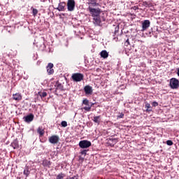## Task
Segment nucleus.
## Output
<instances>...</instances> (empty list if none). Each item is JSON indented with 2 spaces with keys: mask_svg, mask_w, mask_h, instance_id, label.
Masks as SVG:
<instances>
[{
  "mask_svg": "<svg viewBox=\"0 0 179 179\" xmlns=\"http://www.w3.org/2000/svg\"><path fill=\"white\" fill-rule=\"evenodd\" d=\"M42 165L44 167H48V166H50L51 165V162H50V161H48V159H44L42 162Z\"/></svg>",
  "mask_w": 179,
  "mask_h": 179,
  "instance_id": "21",
  "label": "nucleus"
},
{
  "mask_svg": "<svg viewBox=\"0 0 179 179\" xmlns=\"http://www.w3.org/2000/svg\"><path fill=\"white\" fill-rule=\"evenodd\" d=\"M40 41L41 43H37L36 44V47L39 48H42V49H45V38L44 37H41L40 38Z\"/></svg>",
  "mask_w": 179,
  "mask_h": 179,
  "instance_id": "14",
  "label": "nucleus"
},
{
  "mask_svg": "<svg viewBox=\"0 0 179 179\" xmlns=\"http://www.w3.org/2000/svg\"><path fill=\"white\" fill-rule=\"evenodd\" d=\"M24 120V122L27 123L31 122L34 119V115L33 113H30L29 115H27L23 117Z\"/></svg>",
  "mask_w": 179,
  "mask_h": 179,
  "instance_id": "11",
  "label": "nucleus"
},
{
  "mask_svg": "<svg viewBox=\"0 0 179 179\" xmlns=\"http://www.w3.org/2000/svg\"><path fill=\"white\" fill-rule=\"evenodd\" d=\"M48 141L51 144L56 145L59 143L60 137L58 135H52L49 137Z\"/></svg>",
  "mask_w": 179,
  "mask_h": 179,
  "instance_id": "7",
  "label": "nucleus"
},
{
  "mask_svg": "<svg viewBox=\"0 0 179 179\" xmlns=\"http://www.w3.org/2000/svg\"><path fill=\"white\" fill-rule=\"evenodd\" d=\"M67 179H78V176H72V178H67Z\"/></svg>",
  "mask_w": 179,
  "mask_h": 179,
  "instance_id": "35",
  "label": "nucleus"
},
{
  "mask_svg": "<svg viewBox=\"0 0 179 179\" xmlns=\"http://www.w3.org/2000/svg\"><path fill=\"white\" fill-rule=\"evenodd\" d=\"M166 144H167L169 146H171V145L173 144V141H171V140H167Z\"/></svg>",
  "mask_w": 179,
  "mask_h": 179,
  "instance_id": "31",
  "label": "nucleus"
},
{
  "mask_svg": "<svg viewBox=\"0 0 179 179\" xmlns=\"http://www.w3.org/2000/svg\"><path fill=\"white\" fill-rule=\"evenodd\" d=\"M65 177L64 173H59V175H57V176L56 177V179H64Z\"/></svg>",
  "mask_w": 179,
  "mask_h": 179,
  "instance_id": "25",
  "label": "nucleus"
},
{
  "mask_svg": "<svg viewBox=\"0 0 179 179\" xmlns=\"http://www.w3.org/2000/svg\"><path fill=\"white\" fill-rule=\"evenodd\" d=\"M148 8L152 7V3H148Z\"/></svg>",
  "mask_w": 179,
  "mask_h": 179,
  "instance_id": "38",
  "label": "nucleus"
},
{
  "mask_svg": "<svg viewBox=\"0 0 179 179\" xmlns=\"http://www.w3.org/2000/svg\"><path fill=\"white\" fill-rule=\"evenodd\" d=\"M99 55H100L101 57L104 59L108 58V52H107V50H106L101 51Z\"/></svg>",
  "mask_w": 179,
  "mask_h": 179,
  "instance_id": "17",
  "label": "nucleus"
},
{
  "mask_svg": "<svg viewBox=\"0 0 179 179\" xmlns=\"http://www.w3.org/2000/svg\"><path fill=\"white\" fill-rule=\"evenodd\" d=\"M84 92L86 95H92L93 94V88L90 85H85L84 87Z\"/></svg>",
  "mask_w": 179,
  "mask_h": 179,
  "instance_id": "10",
  "label": "nucleus"
},
{
  "mask_svg": "<svg viewBox=\"0 0 179 179\" xmlns=\"http://www.w3.org/2000/svg\"><path fill=\"white\" fill-rule=\"evenodd\" d=\"M31 172L30 171H29V169H24L23 174L26 176V177H29V176L30 175Z\"/></svg>",
  "mask_w": 179,
  "mask_h": 179,
  "instance_id": "26",
  "label": "nucleus"
},
{
  "mask_svg": "<svg viewBox=\"0 0 179 179\" xmlns=\"http://www.w3.org/2000/svg\"><path fill=\"white\" fill-rule=\"evenodd\" d=\"M66 6H67L68 11L73 12L76 8V1L75 0H68Z\"/></svg>",
  "mask_w": 179,
  "mask_h": 179,
  "instance_id": "4",
  "label": "nucleus"
},
{
  "mask_svg": "<svg viewBox=\"0 0 179 179\" xmlns=\"http://www.w3.org/2000/svg\"><path fill=\"white\" fill-rule=\"evenodd\" d=\"M84 160H85V157H82L81 155H80V157H79V162H83Z\"/></svg>",
  "mask_w": 179,
  "mask_h": 179,
  "instance_id": "33",
  "label": "nucleus"
},
{
  "mask_svg": "<svg viewBox=\"0 0 179 179\" xmlns=\"http://www.w3.org/2000/svg\"><path fill=\"white\" fill-rule=\"evenodd\" d=\"M11 146L13 149H19L20 144L17 138L13 140V143H11Z\"/></svg>",
  "mask_w": 179,
  "mask_h": 179,
  "instance_id": "15",
  "label": "nucleus"
},
{
  "mask_svg": "<svg viewBox=\"0 0 179 179\" xmlns=\"http://www.w3.org/2000/svg\"><path fill=\"white\" fill-rule=\"evenodd\" d=\"M103 21H106V19H103Z\"/></svg>",
  "mask_w": 179,
  "mask_h": 179,
  "instance_id": "41",
  "label": "nucleus"
},
{
  "mask_svg": "<svg viewBox=\"0 0 179 179\" xmlns=\"http://www.w3.org/2000/svg\"><path fill=\"white\" fill-rule=\"evenodd\" d=\"M56 90H64V85L62 83H57Z\"/></svg>",
  "mask_w": 179,
  "mask_h": 179,
  "instance_id": "23",
  "label": "nucleus"
},
{
  "mask_svg": "<svg viewBox=\"0 0 179 179\" xmlns=\"http://www.w3.org/2000/svg\"><path fill=\"white\" fill-rule=\"evenodd\" d=\"M38 96H39L41 99L43 98H45L48 96V93L46 92H38L37 94Z\"/></svg>",
  "mask_w": 179,
  "mask_h": 179,
  "instance_id": "20",
  "label": "nucleus"
},
{
  "mask_svg": "<svg viewBox=\"0 0 179 179\" xmlns=\"http://www.w3.org/2000/svg\"><path fill=\"white\" fill-rule=\"evenodd\" d=\"M87 150H83V151H81L80 154L84 155V157H85L87 155Z\"/></svg>",
  "mask_w": 179,
  "mask_h": 179,
  "instance_id": "32",
  "label": "nucleus"
},
{
  "mask_svg": "<svg viewBox=\"0 0 179 179\" xmlns=\"http://www.w3.org/2000/svg\"><path fill=\"white\" fill-rule=\"evenodd\" d=\"M83 104L86 106L83 108V110H85L87 112H90L92 108V105H90V100L87 99H84L83 100Z\"/></svg>",
  "mask_w": 179,
  "mask_h": 179,
  "instance_id": "5",
  "label": "nucleus"
},
{
  "mask_svg": "<svg viewBox=\"0 0 179 179\" xmlns=\"http://www.w3.org/2000/svg\"><path fill=\"white\" fill-rule=\"evenodd\" d=\"M120 118H122L124 117V114H121L120 116Z\"/></svg>",
  "mask_w": 179,
  "mask_h": 179,
  "instance_id": "39",
  "label": "nucleus"
},
{
  "mask_svg": "<svg viewBox=\"0 0 179 179\" xmlns=\"http://www.w3.org/2000/svg\"><path fill=\"white\" fill-rule=\"evenodd\" d=\"M101 118V115L94 116L92 120L94 123H96L97 124H100Z\"/></svg>",
  "mask_w": 179,
  "mask_h": 179,
  "instance_id": "19",
  "label": "nucleus"
},
{
  "mask_svg": "<svg viewBox=\"0 0 179 179\" xmlns=\"http://www.w3.org/2000/svg\"><path fill=\"white\" fill-rule=\"evenodd\" d=\"M37 133L41 137H42L45 134V129L43 128V127H38L37 129Z\"/></svg>",
  "mask_w": 179,
  "mask_h": 179,
  "instance_id": "18",
  "label": "nucleus"
},
{
  "mask_svg": "<svg viewBox=\"0 0 179 179\" xmlns=\"http://www.w3.org/2000/svg\"><path fill=\"white\" fill-rule=\"evenodd\" d=\"M13 99L14 101H17V102L22 101V94L20 93V92H17V93L13 94Z\"/></svg>",
  "mask_w": 179,
  "mask_h": 179,
  "instance_id": "12",
  "label": "nucleus"
},
{
  "mask_svg": "<svg viewBox=\"0 0 179 179\" xmlns=\"http://www.w3.org/2000/svg\"><path fill=\"white\" fill-rule=\"evenodd\" d=\"M178 87H179V84H178Z\"/></svg>",
  "mask_w": 179,
  "mask_h": 179,
  "instance_id": "42",
  "label": "nucleus"
},
{
  "mask_svg": "<svg viewBox=\"0 0 179 179\" xmlns=\"http://www.w3.org/2000/svg\"><path fill=\"white\" fill-rule=\"evenodd\" d=\"M149 27H150V21L149 20H145L142 23L141 31H146Z\"/></svg>",
  "mask_w": 179,
  "mask_h": 179,
  "instance_id": "8",
  "label": "nucleus"
},
{
  "mask_svg": "<svg viewBox=\"0 0 179 179\" xmlns=\"http://www.w3.org/2000/svg\"><path fill=\"white\" fill-rule=\"evenodd\" d=\"M79 146L80 148L87 149L92 146V143L91 141H88V140H82L79 143Z\"/></svg>",
  "mask_w": 179,
  "mask_h": 179,
  "instance_id": "6",
  "label": "nucleus"
},
{
  "mask_svg": "<svg viewBox=\"0 0 179 179\" xmlns=\"http://www.w3.org/2000/svg\"><path fill=\"white\" fill-rule=\"evenodd\" d=\"M143 4L144 6H145L147 8H148V6H149V3H148V1H143Z\"/></svg>",
  "mask_w": 179,
  "mask_h": 179,
  "instance_id": "34",
  "label": "nucleus"
},
{
  "mask_svg": "<svg viewBox=\"0 0 179 179\" xmlns=\"http://www.w3.org/2000/svg\"><path fill=\"white\" fill-rule=\"evenodd\" d=\"M94 105V103H90V106H92V107H93Z\"/></svg>",
  "mask_w": 179,
  "mask_h": 179,
  "instance_id": "40",
  "label": "nucleus"
},
{
  "mask_svg": "<svg viewBox=\"0 0 179 179\" xmlns=\"http://www.w3.org/2000/svg\"><path fill=\"white\" fill-rule=\"evenodd\" d=\"M145 108H146V112H152V106H150V103L145 102Z\"/></svg>",
  "mask_w": 179,
  "mask_h": 179,
  "instance_id": "22",
  "label": "nucleus"
},
{
  "mask_svg": "<svg viewBox=\"0 0 179 179\" xmlns=\"http://www.w3.org/2000/svg\"><path fill=\"white\" fill-rule=\"evenodd\" d=\"M61 125L62 127H68V122L65 120L62 121Z\"/></svg>",
  "mask_w": 179,
  "mask_h": 179,
  "instance_id": "28",
  "label": "nucleus"
},
{
  "mask_svg": "<svg viewBox=\"0 0 179 179\" xmlns=\"http://www.w3.org/2000/svg\"><path fill=\"white\" fill-rule=\"evenodd\" d=\"M177 75L179 76V68H177Z\"/></svg>",
  "mask_w": 179,
  "mask_h": 179,
  "instance_id": "37",
  "label": "nucleus"
},
{
  "mask_svg": "<svg viewBox=\"0 0 179 179\" xmlns=\"http://www.w3.org/2000/svg\"><path fill=\"white\" fill-rule=\"evenodd\" d=\"M125 45H126L127 46L129 45V39H127V40L126 41Z\"/></svg>",
  "mask_w": 179,
  "mask_h": 179,
  "instance_id": "36",
  "label": "nucleus"
},
{
  "mask_svg": "<svg viewBox=\"0 0 179 179\" xmlns=\"http://www.w3.org/2000/svg\"><path fill=\"white\" fill-rule=\"evenodd\" d=\"M179 86V80L176 78H171L169 81V87L171 90H178Z\"/></svg>",
  "mask_w": 179,
  "mask_h": 179,
  "instance_id": "2",
  "label": "nucleus"
},
{
  "mask_svg": "<svg viewBox=\"0 0 179 179\" xmlns=\"http://www.w3.org/2000/svg\"><path fill=\"white\" fill-rule=\"evenodd\" d=\"M66 6V3L65 1L60 2L57 8V10L59 12L64 11Z\"/></svg>",
  "mask_w": 179,
  "mask_h": 179,
  "instance_id": "13",
  "label": "nucleus"
},
{
  "mask_svg": "<svg viewBox=\"0 0 179 179\" xmlns=\"http://www.w3.org/2000/svg\"><path fill=\"white\" fill-rule=\"evenodd\" d=\"M118 31H120V26L119 25H117L115 27V31H114L115 35L118 34Z\"/></svg>",
  "mask_w": 179,
  "mask_h": 179,
  "instance_id": "29",
  "label": "nucleus"
},
{
  "mask_svg": "<svg viewBox=\"0 0 179 179\" xmlns=\"http://www.w3.org/2000/svg\"><path fill=\"white\" fill-rule=\"evenodd\" d=\"M89 11L91 13L92 16L93 17H100L101 15V9L100 8H93L92 7L88 8Z\"/></svg>",
  "mask_w": 179,
  "mask_h": 179,
  "instance_id": "3",
  "label": "nucleus"
},
{
  "mask_svg": "<svg viewBox=\"0 0 179 179\" xmlns=\"http://www.w3.org/2000/svg\"><path fill=\"white\" fill-rule=\"evenodd\" d=\"M152 105L153 107H157V106H159V103L157 101H153L152 103Z\"/></svg>",
  "mask_w": 179,
  "mask_h": 179,
  "instance_id": "30",
  "label": "nucleus"
},
{
  "mask_svg": "<svg viewBox=\"0 0 179 179\" xmlns=\"http://www.w3.org/2000/svg\"><path fill=\"white\" fill-rule=\"evenodd\" d=\"M93 20H94V24L97 25V26H101V17H93Z\"/></svg>",
  "mask_w": 179,
  "mask_h": 179,
  "instance_id": "16",
  "label": "nucleus"
},
{
  "mask_svg": "<svg viewBox=\"0 0 179 179\" xmlns=\"http://www.w3.org/2000/svg\"><path fill=\"white\" fill-rule=\"evenodd\" d=\"M54 64L52 63H48L46 69H47V72L48 73V75H52L55 73V70H54Z\"/></svg>",
  "mask_w": 179,
  "mask_h": 179,
  "instance_id": "9",
  "label": "nucleus"
},
{
  "mask_svg": "<svg viewBox=\"0 0 179 179\" xmlns=\"http://www.w3.org/2000/svg\"><path fill=\"white\" fill-rule=\"evenodd\" d=\"M38 13V10L36 8H33L32 14L33 16L36 17Z\"/></svg>",
  "mask_w": 179,
  "mask_h": 179,
  "instance_id": "27",
  "label": "nucleus"
},
{
  "mask_svg": "<svg viewBox=\"0 0 179 179\" xmlns=\"http://www.w3.org/2000/svg\"><path fill=\"white\" fill-rule=\"evenodd\" d=\"M71 78L73 82L79 83L84 80L85 76L83 73H74L72 74Z\"/></svg>",
  "mask_w": 179,
  "mask_h": 179,
  "instance_id": "1",
  "label": "nucleus"
},
{
  "mask_svg": "<svg viewBox=\"0 0 179 179\" xmlns=\"http://www.w3.org/2000/svg\"><path fill=\"white\" fill-rule=\"evenodd\" d=\"M90 4L92 5V6H98L99 3H97V0H90Z\"/></svg>",
  "mask_w": 179,
  "mask_h": 179,
  "instance_id": "24",
  "label": "nucleus"
}]
</instances>
